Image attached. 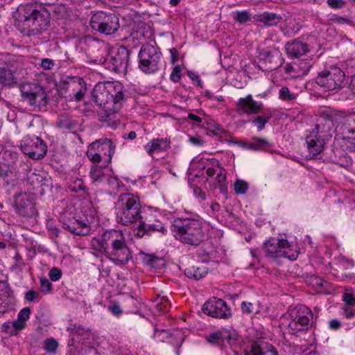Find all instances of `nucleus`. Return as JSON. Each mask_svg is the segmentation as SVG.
Masks as SVG:
<instances>
[{"label": "nucleus", "instance_id": "1", "mask_svg": "<svg viewBox=\"0 0 355 355\" xmlns=\"http://www.w3.org/2000/svg\"><path fill=\"white\" fill-rule=\"evenodd\" d=\"M13 17L18 30L28 36L40 34L46 30L50 22L49 11L33 3L19 6Z\"/></svg>", "mask_w": 355, "mask_h": 355}, {"label": "nucleus", "instance_id": "2", "mask_svg": "<svg viewBox=\"0 0 355 355\" xmlns=\"http://www.w3.org/2000/svg\"><path fill=\"white\" fill-rule=\"evenodd\" d=\"M94 250L103 253L116 265H124L132 259V251L128 246L125 235L121 231H105L92 240Z\"/></svg>", "mask_w": 355, "mask_h": 355}, {"label": "nucleus", "instance_id": "3", "mask_svg": "<svg viewBox=\"0 0 355 355\" xmlns=\"http://www.w3.org/2000/svg\"><path fill=\"white\" fill-rule=\"evenodd\" d=\"M172 231L181 243L198 246L205 240V233L202 223L191 218H177L172 224Z\"/></svg>", "mask_w": 355, "mask_h": 355}, {"label": "nucleus", "instance_id": "4", "mask_svg": "<svg viewBox=\"0 0 355 355\" xmlns=\"http://www.w3.org/2000/svg\"><path fill=\"white\" fill-rule=\"evenodd\" d=\"M116 219L118 223L125 226L135 224L141 219L139 199L130 193L119 195L116 202Z\"/></svg>", "mask_w": 355, "mask_h": 355}, {"label": "nucleus", "instance_id": "5", "mask_svg": "<svg viewBox=\"0 0 355 355\" xmlns=\"http://www.w3.org/2000/svg\"><path fill=\"white\" fill-rule=\"evenodd\" d=\"M21 96L33 110H46L49 98L45 89L39 84L25 83L20 86Z\"/></svg>", "mask_w": 355, "mask_h": 355}, {"label": "nucleus", "instance_id": "6", "mask_svg": "<svg viewBox=\"0 0 355 355\" xmlns=\"http://www.w3.org/2000/svg\"><path fill=\"white\" fill-rule=\"evenodd\" d=\"M139 68L145 73H154L159 69L162 53L157 46L146 43L138 54Z\"/></svg>", "mask_w": 355, "mask_h": 355}, {"label": "nucleus", "instance_id": "7", "mask_svg": "<svg viewBox=\"0 0 355 355\" xmlns=\"http://www.w3.org/2000/svg\"><path fill=\"white\" fill-rule=\"evenodd\" d=\"M90 26L94 31L105 35L114 34L120 28L119 17L104 11H98L92 16Z\"/></svg>", "mask_w": 355, "mask_h": 355}, {"label": "nucleus", "instance_id": "8", "mask_svg": "<svg viewBox=\"0 0 355 355\" xmlns=\"http://www.w3.org/2000/svg\"><path fill=\"white\" fill-rule=\"evenodd\" d=\"M291 321L288 328L295 334L298 331H306L311 327L313 314L311 309L304 305H300L291 311Z\"/></svg>", "mask_w": 355, "mask_h": 355}, {"label": "nucleus", "instance_id": "9", "mask_svg": "<svg viewBox=\"0 0 355 355\" xmlns=\"http://www.w3.org/2000/svg\"><path fill=\"white\" fill-rule=\"evenodd\" d=\"M345 80V73L338 69L333 71H323L318 73L315 83L324 91L340 89Z\"/></svg>", "mask_w": 355, "mask_h": 355}, {"label": "nucleus", "instance_id": "10", "mask_svg": "<svg viewBox=\"0 0 355 355\" xmlns=\"http://www.w3.org/2000/svg\"><path fill=\"white\" fill-rule=\"evenodd\" d=\"M21 151L33 159H40L46 154L47 146L45 142L35 135H27L21 144Z\"/></svg>", "mask_w": 355, "mask_h": 355}, {"label": "nucleus", "instance_id": "11", "mask_svg": "<svg viewBox=\"0 0 355 355\" xmlns=\"http://www.w3.org/2000/svg\"><path fill=\"white\" fill-rule=\"evenodd\" d=\"M16 212L24 217L33 218L37 215L36 196L33 193H20L15 196Z\"/></svg>", "mask_w": 355, "mask_h": 355}, {"label": "nucleus", "instance_id": "12", "mask_svg": "<svg viewBox=\"0 0 355 355\" xmlns=\"http://www.w3.org/2000/svg\"><path fill=\"white\" fill-rule=\"evenodd\" d=\"M130 51L125 46H121L112 51L110 57L105 60L107 67L119 73L126 72Z\"/></svg>", "mask_w": 355, "mask_h": 355}, {"label": "nucleus", "instance_id": "13", "mask_svg": "<svg viewBox=\"0 0 355 355\" xmlns=\"http://www.w3.org/2000/svg\"><path fill=\"white\" fill-rule=\"evenodd\" d=\"M204 313L213 318L227 319L232 315L231 310L225 301L213 297L207 301L202 307Z\"/></svg>", "mask_w": 355, "mask_h": 355}, {"label": "nucleus", "instance_id": "14", "mask_svg": "<svg viewBox=\"0 0 355 355\" xmlns=\"http://www.w3.org/2000/svg\"><path fill=\"white\" fill-rule=\"evenodd\" d=\"M113 112H117L126 99L125 89L120 82L105 83Z\"/></svg>", "mask_w": 355, "mask_h": 355}, {"label": "nucleus", "instance_id": "15", "mask_svg": "<svg viewBox=\"0 0 355 355\" xmlns=\"http://www.w3.org/2000/svg\"><path fill=\"white\" fill-rule=\"evenodd\" d=\"M105 83H98L95 85L92 91V99L95 103L103 107L107 116H110L113 112L112 105Z\"/></svg>", "mask_w": 355, "mask_h": 355}, {"label": "nucleus", "instance_id": "16", "mask_svg": "<svg viewBox=\"0 0 355 355\" xmlns=\"http://www.w3.org/2000/svg\"><path fill=\"white\" fill-rule=\"evenodd\" d=\"M334 128L332 119L329 116H324L318 119L314 128L311 132L327 141L331 138L334 132Z\"/></svg>", "mask_w": 355, "mask_h": 355}, {"label": "nucleus", "instance_id": "17", "mask_svg": "<svg viewBox=\"0 0 355 355\" xmlns=\"http://www.w3.org/2000/svg\"><path fill=\"white\" fill-rule=\"evenodd\" d=\"M63 227L70 232L79 236L87 235L91 231V227L87 218H74L64 223Z\"/></svg>", "mask_w": 355, "mask_h": 355}, {"label": "nucleus", "instance_id": "18", "mask_svg": "<svg viewBox=\"0 0 355 355\" xmlns=\"http://www.w3.org/2000/svg\"><path fill=\"white\" fill-rule=\"evenodd\" d=\"M285 50L287 55L290 58H298L305 54L309 51V46L299 39H295L291 42L286 43Z\"/></svg>", "mask_w": 355, "mask_h": 355}, {"label": "nucleus", "instance_id": "19", "mask_svg": "<svg viewBox=\"0 0 355 355\" xmlns=\"http://www.w3.org/2000/svg\"><path fill=\"white\" fill-rule=\"evenodd\" d=\"M262 104L254 101L251 95L241 98L237 103V111L240 113L256 114L261 112Z\"/></svg>", "mask_w": 355, "mask_h": 355}, {"label": "nucleus", "instance_id": "20", "mask_svg": "<svg viewBox=\"0 0 355 355\" xmlns=\"http://www.w3.org/2000/svg\"><path fill=\"white\" fill-rule=\"evenodd\" d=\"M326 140L311 132L306 137L310 157L319 155L324 149Z\"/></svg>", "mask_w": 355, "mask_h": 355}, {"label": "nucleus", "instance_id": "21", "mask_svg": "<svg viewBox=\"0 0 355 355\" xmlns=\"http://www.w3.org/2000/svg\"><path fill=\"white\" fill-rule=\"evenodd\" d=\"M102 146L108 147V153H107V152H104L105 164V165H108L111 162L112 157L115 150V145L111 139L107 138L98 139L90 144L87 150H92V151L97 152Z\"/></svg>", "mask_w": 355, "mask_h": 355}, {"label": "nucleus", "instance_id": "22", "mask_svg": "<svg viewBox=\"0 0 355 355\" xmlns=\"http://www.w3.org/2000/svg\"><path fill=\"white\" fill-rule=\"evenodd\" d=\"M16 69L13 66L0 67V85L2 87H12L17 83L15 76Z\"/></svg>", "mask_w": 355, "mask_h": 355}, {"label": "nucleus", "instance_id": "23", "mask_svg": "<svg viewBox=\"0 0 355 355\" xmlns=\"http://www.w3.org/2000/svg\"><path fill=\"white\" fill-rule=\"evenodd\" d=\"M261 59L269 64L268 69L275 70L282 64L280 52L275 49L273 51H264L260 53Z\"/></svg>", "mask_w": 355, "mask_h": 355}, {"label": "nucleus", "instance_id": "24", "mask_svg": "<svg viewBox=\"0 0 355 355\" xmlns=\"http://www.w3.org/2000/svg\"><path fill=\"white\" fill-rule=\"evenodd\" d=\"M138 228L139 230H142L146 233L150 231H156L164 234L167 232V230L162 222L157 219H155L153 220H148V222L140 220Z\"/></svg>", "mask_w": 355, "mask_h": 355}, {"label": "nucleus", "instance_id": "25", "mask_svg": "<svg viewBox=\"0 0 355 355\" xmlns=\"http://www.w3.org/2000/svg\"><path fill=\"white\" fill-rule=\"evenodd\" d=\"M168 143L166 139H154L145 146V148L149 155L153 156L154 153L162 152L168 148Z\"/></svg>", "mask_w": 355, "mask_h": 355}, {"label": "nucleus", "instance_id": "26", "mask_svg": "<svg viewBox=\"0 0 355 355\" xmlns=\"http://www.w3.org/2000/svg\"><path fill=\"white\" fill-rule=\"evenodd\" d=\"M208 273V268L203 264L198 266H191L184 270V274L189 278L199 280L205 277Z\"/></svg>", "mask_w": 355, "mask_h": 355}, {"label": "nucleus", "instance_id": "27", "mask_svg": "<svg viewBox=\"0 0 355 355\" xmlns=\"http://www.w3.org/2000/svg\"><path fill=\"white\" fill-rule=\"evenodd\" d=\"M282 17L273 12H263L258 15L257 20L266 26H275L282 20Z\"/></svg>", "mask_w": 355, "mask_h": 355}, {"label": "nucleus", "instance_id": "28", "mask_svg": "<svg viewBox=\"0 0 355 355\" xmlns=\"http://www.w3.org/2000/svg\"><path fill=\"white\" fill-rule=\"evenodd\" d=\"M254 143H250V150H267L272 147V144L266 139L253 137Z\"/></svg>", "mask_w": 355, "mask_h": 355}, {"label": "nucleus", "instance_id": "29", "mask_svg": "<svg viewBox=\"0 0 355 355\" xmlns=\"http://www.w3.org/2000/svg\"><path fill=\"white\" fill-rule=\"evenodd\" d=\"M60 128L64 130H73L76 126V123L65 116H60L58 122Z\"/></svg>", "mask_w": 355, "mask_h": 355}, {"label": "nucleus", "instance_id": "30", "mask_svg": "<svg viewBox=\"0 0 355 355\" xmlns=\"http://www.w3.org/2000/svg\"><path fill=\"white\" fill-rule=\"evenodd\" d=\"M107 166V165H105V161L100 165L93 166L91 168L90 171V177L92 178V179L94 180V181L100 180L103 176L102 169Z\"/></svg>", "mask_w": 355, "mask_h": 355}, {"label": "nucleus", "instance_id": "31", "mask_svg": "<svg viewBox=\"0 0 355 355\" xmlns=\"http://www.w3.org/2000/svg\"><path fill=\"white\" fill-rule=\"evenodd\" d=\"M233 18L239 24H244L251 20V14L247 11H237L233 12Z\"/></svg>", "mask_w": 355, "mask_h": 355}, {"label": "nucleus", "instance_id": "32", "mask_svg": "<svg viewBox=\"0 0 355 355\" xmlns=\"http://www.w3.org/2000/svg\"><path fill=\"white\" fill-rule=\"evenodd\" d=\"M297 95L291 92L287 87H282L279 92V98L284 101H291L295 99Z\"/></svg>", "mask_w": 355, "mask_h": 355}, {"label": "nucleus", "instance_id": "33", "mask_svg": "<svg viewBox=\"0 0 355 355\" xmlns=\"http://www.w3.org/2000/svg\"><path fill=\"white\" fill-rule=\"evenodd\" d=\"M221 336V331H219L207 335L205 338L210 344L220 345L224 343Z\"/></svg>", "mask_w": 355, "mask_h": 355}, {"label": "nucleus", "instance_id": "34", "mask_svg": "<svg viewBox=\"0 0 355 355\" xmlns=\"http://www.w3.org/2000/svg\"><path fill=\"white\" fill-rule=\"evenodd\" d=\"M0 291L3 292V293L0 295V300L3 301L12 296V291L6 282H0ZM1 304V303H0V305ZM1 314V312L0 311V315Z\"/></svg>", "mask_w": 355, "mask_h": 355}, {"label": "nucleus", "instance_id": "35", "mask_svg": "<svg viewBox=\"0 0 355 355\" xmlns=\"http://www.w3.org/2000/svg\"><path fill=\"white\" fill-rule=\"evenodd\" d=\"M43 180V177L35 173H31L27 175V181L32 184L34 188L38 187L40 184H41V187L44 186L45 184L42 183Z\"/></svg>", "mask_w": 355, "mask_h": 355}, {"label": "nucleus", "instance_id": "36", "mask_svg": "<svg viewBox=\"0 0 355 355\" xmlns=\"http://www.w3.org/2000/svg\"><path fill=\"white\" fill-rule=\"evenodd\" d=\"M279 246L277 245L275 239H270L265 243V248L267 252V255L270 257H273L276 251L278 250Z\"/></svg>", "mask_w": 355, "mask_h": 355}, {"label": "nucleus", "instance_id": "37", "mask_svg": "<svg viewBox=\"0 0 355 355\" xmlns=\"http://www.w3.org/2000/svg\"><path fill=\"white\" fill-rule=\"evenodd\" d=\"M89 329L83 327L80 324H73L71 327H67V331H70L71 336H83L85 332L88 331Z\"/></svg>", "mask_w": 355, "mask_h": 355}, {"label": "nucleus", "instance_id": "38", "mask_svg": "<svg viewBox=\"0 0 355 355\" xmlns=\"http://www.w3.org/2000/svg\"><path fill=\"white\" fill-rule=\"evenodd\" d=\"M15 171V168L10 164L0 162V177H8Z\"/></svg>", "mask_w": 355, "mask_h": 355}, {"label": "nucleus", "instance_id": "39", "mask_svg": "<svg viewBox=\"0 0 355 355\" xmlns=\"http://www.w3.org/2000/svg\"><path fill=\"white\" fill-rule=\"evenodd\" d=\"M77 85L76 83L73 81L72 83L69 85L68 89L72 88L73 91H75L74 87ZM84 96V92L83 90V87H80L76 92H74L73 94H70L69 96L71 98H74L76 101H80Z\"/></svg>", "mask_w": 355, "mask_h": 355}, {"label": "nucleus", "instance_id": "40", "mask_svg": "<svg viewBox=\"0 0 355 355\" xmlns=\"http://www.w3.org/2000/svg\"><path fill=\"white\" fill-rule=\"evenodd\" d=\"M248 189V184L246 182L237 180L234 182V191L237 194H244L247 192Z\"/></svg>", "mask_w": 355, "mask_h": 355}, {"label": "nucleus", "instance_id": "41", "mask_svg": "<svg viewBox=\"0 0 355 355\" xmlns=\"http://www.w3.org/2000/svg\"><path fill=\"white\" fill-rule=\"evenodd\" d=\"M220 331H221V335H222L221 336H222L223 343H225V342L230 343L232 340H236L237 339L238 334L234 330H232V331L223 330Z\"/></svg>", "mask_w": 355, "mask_h": 355}, {"label": "nucleus", "instance_id": "42", "mask_svg": "<svg viewBox=\"0 0 355 355\" xmlns=\"http://www.w3.org/2000/svg\"><path fill=\"white\" fill-rule=\"evenodd\" d=\"M87 156L93 163L98 164L102 161L103 162L105 161V157L101 154L96 151H92V150H87Z\"/></svg>", "mask_w": 355, "mask_h": 355}, {"label": "nucleus", "instance_id": "43", "mask_svg": "<svg viewBox=\"0 0 355 355\" xmlns=\"http://www.w3.org/2000/svg\"><path fill=\"white\" fill-rule=\"evenodd\" d=\"M270 119V116H258L252 121V123L257 126L258 130L261 131L264 128L266 123L269 121Z\"/></svg>", "mask_w": 355, "mask_h": 355}, {"label": "nucleus", "instance_id": "44", "mask_svg": "<svg viewBox=\"0 0 355 355\" xmlns=\"http://www.w3.org/2000/svg\"><path fill=\"white\" fill-rule=\"evenodd\" d=\"M246 352L249 355H264L260 345L256 342H253L250 344Z\"/></svg>", "mask_w": 355, "mask_h": 355}, {"label": "nucleus", "instance_id": "45", "mask_svg": "<svg viewBox=\"0 0 355 355\" xmlns=\"http://www.w3.org/2000/svg\"><path fill=\"white\" fill-rule=\"evenodd\" d=\"M58 347L57 341L53 338H48L44 342V349L49 352H54Z\"/></svg>", "mask_w": 355, "mask_h": 355}, {"label": "nucleus", "instance_id": "46", "mask_svg": "<svg viewBox=\"0 0 355 355\" xmlns=\"http://www.w3.org/2000/svg\"><path fill=\"white\" fill-rule=\"evenodd\" d=\"M62 275V270L56 267H53L51 268L49 272V277L50 279L53 282H56L59 280Z\"/></svg>", "mask_w": 355, "mask_h": 355}, {"label": "nucleus", "instance_id": "47", "mask_svg": "<svg viewBox=\"0 0 355 355\" xmlns=\"http://www.w3.org/2000/svg\"><path fill=\"white\" fill-rule=\"evenodd\" d=\"M40 288L41 291L44 293H50L52 290V284L46 278L40 279Z\"/></svg>", "mask_w": 355, "mask_h": 355}, {"label": "nucleus", "instance_id": "48", "mask_svg": "<svg viewBox=\"0 0 355 355\" xmlns=\"http://www.w3.org/2000/svg\"><path fill=\"white\" fill-rule=\"evenodd\" d=\"M13 328L12 322H4L1 327V331L10 336H16V332Z\"/></svg>", "mask_w": 355, "mask_h": 355}, {"label": "nucleus", "instance_id": "49", "mask_svg": "<svg viewBox=\"0 0 355 355\" xmlns=\"http://www.w3.org/2000/svg\"><path fill=\"white\" fill-rule=\"evenodd\" d=\"M343 139L346 141L347 148L351 152H355V135H346L343 137Z\"/></svg>", "mask_w": 355, "mask_h": 355}, {"label": "nucleus", "instance_id": "50", "mask_svg": "<svg viewBox=\"0 0 355 355\" xmlns=\"http://www.w3.org/2000/svg\"><path fill=\"white\" fill-rule=\"evenodd\" d=\"M170 78L174 83L179 82L181 78V68L179 65L173 68Z\"/></svg>", "mask_w": 355, "mask_h": 355}, {"label": "nucleus", "instance_id": "51", "mask_svg": "<svg viewBox=\"0 0 355 355\" xmlns=\"http://www.w3.org/2000/svg\"><path fill=\"white\" fill-rule=\"evenodd\" d=\"M343 300L347 306L355 304V296L352 293H344L343 294Z\"/></svg>", "mask_w": 355, "mask_h": 355}, {"label": "nucleus", "instance_id": "52", "mask_svg": "<svg viewBox=\"0 0 355 355\" xmlns=\"http://www.w3.org/2000/svg\"><path fill=\"white\" fill-rule=\"evenodd\" d=\"M12 324L14 327L13 329H15V331L16 332V336L18 335L19 332L21 330L24 329L26 326V322L19 318H17V320H15L14 322H12Z\"/></svg>", "mask_w": 355, "mask_h": 355}, {"label": "nucleus", "instance_id": "53", "mask_svg": "<svg viewBox=\"0 0 355 355\" xmlns=\"http://www.w3.org/2000/svg\"><path fill=\"white\" fill-rule=\"evenodd\" d=\"M31 314V309L28 307H26L22 309L19 313H18L17 318L23 320L26 322V321L29 318Z\"/></svg>", "mask_w": 355, "mask_h": 355}, {"label": "nucleus", "instance_id": "54", "mask_svg": "<svg viewBox=\"0 0 355 355\" xmlns=\"http://www.w3.org/2000/svg\"><path fill=\"white\" fill-rule=\"evenodd\" d=\"M327 4L332 8L338 9L345 6V2L343 0H327Z\"/></svg>", "mask_w": 355, "mask_h": 355}, {"label": "nucleus", "instance_id": "55", "mask_svg": "<svg viewBox=\"0 0 355 355\" xmlns=\"http://www.w3.org/2000/svg\"><path fill=\"white\" fill-rule=\"evenodd\" d=\"M157 309L162 312V313H166L168 311V306H170L169 302L168 300L164 299V297L162 299V301L160 303H158L156 305Z\"/></svg>", "mask_w": 355, "mask_h": 355}, {"label": "nucleus", "instance_id": "56", "mask_svg": "<svg viewBox=\"0 0 355 355\" xmlns=\"http://www.w3.org/2000/svg\"><path fill=\"white\" fill-rule=\"evenodd\" d=\"M339 266L344 269H348L354 266V261L352 260L347 259L345 257H342L338 261Z\"/></svg>", "mask_w": 355, "mask_h": 355}, {"label": "nucleus", "instance_id": "57", "mask_svg": "<svg viewBox=\"0 0 355 355\" xmlns=\"http://www.w3.org/2000/svg\"><path fill=\"white\" fill-rule=\"evenodd\" d=\"M288 257L290 259H295L296 256L293 254L291 256H288L286 254V251L284 250V248H279L278 250L276 251L275 254H274L272 258H279V257Z\"/></svg>", "mask_w": 355, "mask_h": 355}, {"label": "nucleus", "instance_id": "58", "mask_svg": "<svg viewBox=\"0 0 355 355\" xmlns=\"http://www.w3.org/2000/svg\"><path fill=\"white\" fill-rule=\"evenodd\" d=\"M55 63L54 61L52 59L49 58H43L41 61V67L44 70H49L53 68Z\"/></svg>", "mask_w": 355, "mask_h": 355}, {"label": "nucleus", "instance_id": "59", "mask_svg": "<svg viewBox=\"0 0 355 355\" xmlns=\"http://www.w3.org/2000/svg\"><path fill=\"white\" fill-rule=\"evenodd\" d=\"M216 180L218 183V185L225 183L226 175L224 173V170L223 168H220L219 172L217 173Z\"/></svg>", "mask_w": 355, "mask_h": 355}, {"label": "nucleus", "instance_id": "60", "mask_svg": "<svg viewBox=\"0 0 355 355\" xmlns=\"http://www.w3.org/2000/svg\"><path fill=\"white\" fill-rule=\"evenodd\" d=\"M108 309L116 316H119L122 313V310L117 303H113Z\"/></svg>", "mask_w": 355, "mask_h": 355}, {"label": "nucleus", "instance_id": "61", "mask_svg": "<svg viewBox=\"0 0 355 355\" xmlns=\"http://www.w3.org/2000/svg\"><path fill=\"white\" fill-rule=\"evenodd\" d=\"M229 143H232V144H237V145H239V146H241V147H242L243 148H246V149H249L250 150L249 146L250 145V143H248V142H247L245 140H242V139L237 140V139H232L231 140L229 141Z\"/></svg>", "mask_w": 355, "mask_h": 355}, {"label": "nucleus", "instance_id": "62", "mask_svg": "<svg viewBox=\"0 0 355 355\" xmlns=\"http://www.w3.org/2000/svg\"><path fill=\"white\" fill-rule=\"evenodd\" d=\"M350 124L348 123H344L343 125V134L346 135L354 136L355 135V127L351 128Z\"/></svg>", "mask_w": 355, "mask_h": 355}, {"label": "nucleus", "instance_id": "63", "mask_svg": "<svg viewBox=\"0 0 355 355\" xmlns=\"http://www.w3.org/2000/svg\"><path fill=\"white\" fill-rule=\"evenodd\" d=\"M38 296L39 293L37 292L31 290L26 292L25 299L27 301L33 302L38 297Z\"/></svg>", "mask_w": 355, "mask_h": 355}, {"label": "nucleus", "instance_id": "64", "mask_svg": "<svg viewBox=\"0 0 355 355\" xmlns=\"http://www.w3.org/2000/svg\"><path fill=\"white\" fill-rule=\"evenodd\" d=\"M241 309L244 313H252L253 312V304L250 302H243L241 304Z\"/></svg>", "mask_w": 355, "mask_h": 355}]
</instances>
